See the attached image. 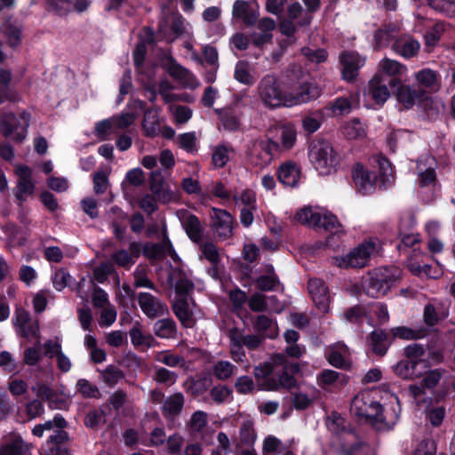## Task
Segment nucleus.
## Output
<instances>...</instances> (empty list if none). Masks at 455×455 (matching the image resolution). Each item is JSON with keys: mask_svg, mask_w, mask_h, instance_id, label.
Returning <instances> with one entry per match:
<instances>
[{"mask_svg": "<svg viewBox=\"0 0 455 455\" xmlns=\"http://www.w3.org/2000/svg\"><path fill=\"white\" fill-rule=\"evenodd\" d=\"M375 395L376 392L371 390L358 393L351 402L350 411L360 419L369 420L378 428H390L399 418L398 397L394 394L389 395L390 403L395 404L396 408L387 409L377 401Z\"/></svg>", "mask_w": 455, "mask_h": 455, "instance_id": "f257e3e1", "label": "nucleus"}, {"mask_svg": "<svg viewBox=\"0 0 455 455\" xmlns=\"http://www.w3.org/2000/svg\"><path fill=\"white\" fill-rule=\"evenodd\" d=\"M395 98L407 109L411 108L415 104L419 105L427 112L439 113L445 108L444 102L439 97L426 94L424 92H419L417 88L406 84H402L397 88Z\"/></svg>", "mask_w": 455, "mask_h": 455, "instance_id": "f03ea898", "label": "nucleus"}, {"mask_svg": "<svg viewBox=\"0 0 455 455\" xmlns=\"http://www.w3.org/2000/svg\"><path fill=\"white\" fill-rule=\"evenodd\" d=\"M307 155L309 162L321 175L331 174L339 163L333 147L323 139H315L310 142Z\"/></svg>", "mask_w": 455, "mask_h": 455, "instance_id": "7ed1b4c3", "label": "nucleus"}, {"mask_svg": "<svg viewBox=\"0 0 455 455\" xmlns=\"http://www.w3.org/2000/svg\"><path fill=\"white\" fill-rule=\"evenodd\" d=\"M258 96L262 104L268 108L286 107L289 92L282 89L279 78L273 74L265 75L257 86Z\"/></svg>", "mask_w": 455, "mask_h": 455, "instance_id": "20e7f679", "label": "nucleus"}, {"mask_svg": "<svg viewBox=\"0 0 455 455\" xmlns=\"http://www.w3.org/2000/svg\"><path fill=\"white\" fill-rule=\"evenodd\" d=\"M379 243L377 239H369L361 243L348 253L343 256L334 257L332 263L339 267H363L370 259L377 254Z\"/></svg>", "mask_w": 455, "mask_h": 455, "instance_id": "39448f33", "label": "nucleus"}, {"mask_svg": "<svg viewBox=\"0 0 455 455\" xmlns=\"http://www.w3.org/2000/svg\"><path fill=\"white\" fill-rule=\"evenodd\" d=\"M399 277L398 268L390 267L375 269L363 281V287L367 295L379 298L386 295Z\"/></svg>", "mask_w": 455, "mask_h": 455, "instance_id": "423d86ee", "label": "nucleus"}, {"mask_svg": "<svg viewBox=\"0 0 455 455\" xmlns=\"http://www.w3.org/2000/svg\"><path fill=\"white\" fill-rule=\"evenodd\" d=\"M295 218L299 223L325 230H332L339 226L336 216L323 209L304 207L297 212Z\"/></svg>", "mask_w": 455, "mask_h": 455, "instance_id": "0eeeda50", "label": "nucleus"}, {"mask_svg": "<svg viewBox=\"0 0 455 455\" xmlns=\"http://www.w3.org/2000/svg\"><path fill=\"white\" fill-rule=\"evenodd\" d=\"M185 31V19L179 12L167 11L159 21L157 40L172 43Z\"/></svg>", "mask_w": 455, "mask_h": 455, "instance_id": "6e6552de", "label": "nucleus"}, {"mask_svg": "<svg viewBox=\"0 0 455 455\" xmlns=\"http://www.w3.org/2000/svg\"><path fill=\"white\" fill-rule=\"evenodd\" d=\"M279 148V144L272 140L256 139L251 142L248 148L249 161L254 166L266 167L271 164L275 153Z\"/></svg>", "mask_w": 455, "mask_h": 455, "instance_id": "1a4fd4ad", "label": "nucleus"}, {"mask_svg": "<svg viewBox=\"0 0 455 455\" xmlns=\"http://www.w3.org/2000/svg\"><path fill=\"white\" fill-rule=\"evenodd\" d=\"M12 322L18 336L23 337L28 340L40 339L41 334L38 321L33 320L29 312L23 307H16Z\"/></svg>", "mask_w": 455, "mask_h": 455, "instance_id": "9d476101", "label": "nucleus"}, {"mask_svg": "<svg viewBox=\"0 0 455 455\" xmlns=\"http://www.w3.org/2000/svg\"><path fill=\"white\" fill-rule=\"evenodd\" d=\"M29 122L30 116L26 112L19 117L13 114H7L2 118L0 127L4 137H10L14 133L12 140L16 142H22L27 136Z\"/></svg>", "mask_w": 455, "mask_h": 455, "instance_id": "9b49d317", "label": "nucleus"}, {"mask_svg": "<svg viewBox=\"0 0 455 455\" xmlns=\"http://www.w3.org/2000/svg\"><path fill=\"white\" fill-rule=\"evenodd\" d=\"M417 89L426 94L436 93L442 87V78L438 71L429 68H421L413 73Z\"/></svg>", "mask_w": 455, "mask_h": 455, "instance_id": "f8f14e48", "label": "nucleus"}, {"mask_svg": "<svg viewBox=\"0 0 455 455\" xmlns=\"http://www.w3.org/2000/svg\"><path fill=\"white\" fill-rule=\"evenodd\" d=\"M321 88L314 82H305L299 85L296 92H289V100L286 108H291L315 100L320 97Z\"/></svg>", "mask_w": 455, "mask_h": 455, "instance_id": "ddd939ff", "label": "nucleus"}, {"mask_svg": "<svg viewBox=\"0 0 455 455\" xmlns=\"http://www.w3.org/2000/svg\"><path fill=\"white\" fill-rule=\"evenodd\" d=\"M212 227L214 234L222 240H226L233 234L234 218L225 210L212 209Z\"/></svg>", "mask_w": 455, "mask_h": 455, "instance_id": "4468645a", "label": "nucleus"}, {"mask_svg": "<svg viewBox=\"0 0 455 455\" xmlns=\"http://www.w3.org/2000/svg\"><path fill=\"white\" fill-rule=\"evenodd\" d=\"M352 176L355 186L361 194L367 195L374 191L378 183V178L374 172L356 164L353 168Z\"/></svg>", "mask_w": 455, "mask_h": 455, "instance_id": "2eb2a0df", "label": "nucleus"}, {"mask_svg": "<svg viewBox=\"0 0 455 455\" xmlns=\"http://www.w3.org/2000/svg\"><path fill=\"white\" fill-rule=\"evenodd\" d=\"M138 303L148 318H157L168 314L167 305L148 292L139 293Z\"/></svg>", "mask_w": 455, "mask_h": 455, "instance_id": "dca6fc26", "label": "nucleus"}, {"mask_svg": "<svg viewBox=\"0 0 455 455\" xmlns=\"http://www.w3.org/2000/svg\"><path fill=\"white\" fill-rule=\"evenodd\" d=\"M339 63L343 79L351 82L357 76L359 69L365 63V59L355 52L346 51L340 53Z\"/></svg>", "mask_w": 455, "mask_h": 455, "instance_id": "f3484780", "label": "nucleus"}, {"mask_svg": "<svg viewBox=\"0 0 455 455\" xmlns=\"http://www.w3.org/2000/svg\"><path fill=\"white\" fill-rule=\"evenodd\" d=\"M150 189L153 195L163 203L178 201L180 195L178 191H173L171 187L164 183L160 172H153L150 177Z\"/></svg>", "mask_w": 455, "mask_h": 455, "instance_id": "a211bd4d", "label": "nucleus"}, {"mask_svg": "<svg viewBox=\"0 0 455 455\" xmlns=\"http://www.w3.org/2000/svg\"><path fill=\"white\" fill-rule=\"evenodd\" d=\"M16 174L18 176V183L15 188V196L20 203L26 201L28 196H32L35 189L32 181V171L25 165L16 167Z\"/></svg>", "mask_w": 455, "mask_h": 455, "instance_id": "6ab92c4d", "label": "nucleus"}, {"mask_svg": "<svg viewBox=\"0 0 455 455\" xmlns=\"http://www.w3.org/2000/svg\"><path fill=\"white\" fill-rule=\"evenodd\" d=\"M259 17V7L244 0L235 1L232 8L233 20H242L248 26L253 25Z\"/></svg>", "mask_w": 455, "mask_h": 455, "instance_id": "aec40b11", "label": "nucleus"}, {"mask_svg": "<svg viewBox=\"0 0 455 455\" xmlns=\"http://www.w3.org/2000/svg\"><path fill=\"white\" fill-rule=\"evenodd\" d=\"M307 289L315 306L321 311L327 312L330 306V295L323 281L317 278L309 279Z\"/></svg>", "mask_w": 455, "mask_h": 455, "instance_id": "412c9836", "label": "nucleus"}, {"mask_svg": "<svg viewBox=\"0 0 455 455\" xmlns=\"http://www.w3.org/2000/svg\"><path fill=\"white\" fill-rule=\"evenodd\" d=\"M419 49V42L408 34L399 35L392 44V50L405 59L415 57Z\"/></svg>", "mask_w": 455, "mask_h": 455, "instance_id": "4be33fe9", "label": "nucleus"}, {"mask_svg": "<svg viewBox=\"0 0 455 455\" xmlns=\"http://www.w3.org/2000/svg\"><path fill=\"white\" fill-rule=\"evenodd\" d=\"M167 70L172 77L178 80L185 87L195 89L199 85V82L194 74L173 59L169 60Z\"/></svg>", "mask_w": 455, "mask_h": 455, "instance_id": "5701e85b", "label": "nucleus"}, {"mask_svg": "<svg viewBox=\"0 0 455 455\" xmlns=\"http://www.w3.org/2000/svg\"><path fill=\"white\" fill-rule=\"evenodd\" d=\"M400 27L396 24L384 25L374 34V46L377 49L387 47L393 44L395 40L399 36Z\"/></svg>", "mask_w": 455, "mask_h": 455, "instance_id": "b1692460", "label": "nucleus"}, {"mask_svg": "<svg viewBox=\"0 0 455 455\" xmlns=\"http://www.w3.org/2000/svg\"><path fill=\"white\" fill-rule=\"evenodd\" d=\"M299 166L291 161L283 163L278 169L279 181L287 187H294L300 179Z\"/></svg>", "mask_w": 455, "mask_h": 455, "instance_id": "393cba45", "label": "nucleus"}, {"mask_svg": "<svg viewBox=\"0 0 455 455\" xmlns=\"http://www.w3.org/2000/svg\"><path fill=\"white\" fill-rule=\"evenodd\" d=\"M417 170L420 186H427L435 182V171L433 157L425 156L419 159L417 163Z\"/></svg>", "mask_w": 455, "mask_h": 455, "instance_id": "a878e982", "label": "nucleus"}, {"mask_svg": "<svg viewBox=\"0 0 455 455\" xmlns=\"http://www.w3.org/2000/svg\"><path fill=\"white\" fill-rule=\"evenodd\" d=\"M327 358L329 363L337 368L345 367L347 364L349 355L348 347L343 343H337L328 347Z\"/></svg>", "mask_w": 455, "mask_h": 455, "instance_id": "bb28decb", "label": "nucleus"}, {"mask_svg": "<svg viewBox=\"0 0 455 455\" xmlns=\"http://www.w3.org/2000/svg\"><path fill=\"white\" fill-rule=\"evenodd\" d=\"M369 94L378 104H383L390 97V92L382 77L376 74L369 82Z\"/></svg>", "mask_w": 455, "mask_h": 455, "instance_id": "cd10ccee", "label": "nucleus"}, {"mask_svg": "<svg viewBox=\"0 0 455 455\" xmlns=\"http://www.w3.org/2000/svg\"><path fill=\"white\" fill-rule=\"evenodd\" d=\"M407 72V67L395 60L389 58L382 59L379 63L378 72L381 77L382 75H387L392 77H399Z\"/></svg>", "mask_w": 455, "mask_h": 455, "instance_id": "c85d7f7f", "label": "nucleus"}, {"mask_svg": "<svg viewBox=\"0 0 455 455\" xmlns=\"http://www.w3.org/2000/svg\"><path fill=\"white\" fill-rule=\"evenodd\" d=\"M30 448L20 437H14L2 445L0 455H32Z\"/></svg>", "mask_w": 455, "mask_h": 455, "instance_id": "c756f323", "label": "nucleus"}, {"mask_svg": "<svg viewBox=\"0 0 455 455\" xmlns=\"http://www.w3.org/2000/svg\"><path fill=\"white\" fill-rule=\"evenodd\" d=\"M153 331L160 339H176L177 325L171 318L160 319L154 323Z\"/></svg>", "mask_w": 455, "mask_h": 455, "instance_id": "7c9ffc66", "label": "nucleus"}, {"mask_svg": "<svg viewBox=\"0 0 455 455\" xmlns=\"http://www.w3.org/2000/svg\"><path fill=\"white\" fill-rule=\"evenodd\" d=\"M173 310L176 316L185 328H191L194 326L195 319L193 317L192 311L189 308V305L185 299H178L173 305Z\"/></svg>", "mask_w": 455, "mask_h": 455, "instance_id": "2f4dec72", "label": "nucleus"}, {"mask_svg": "<svg viewBox=\"0 0 455 455\" xmlns=\"http://www.w3.org/2000/svg\"><path fill=\"white\" fill-rule=\"evenodd\" d=\"M130 338L132 344L140 349L153 347L157 343L151 334L144 333L139 326H134L130 330Z\"/></svg>", "mask_w": 455, "mask_h": 455, "instance_id": "473e14b6", "label": "nucleus"}, {"mask_svg": "<svg viewBox=\"0 0 455 455\" xmlns=\"http://www.w3.org/2000/svg\"><path fill=\"white\" fill-rule=\"evenodd\" d=\"M257 435L253 428V423L247 419L243 422L239 430V441L236 444V450L244 447H253Z\"/></svg>", "mask_w": 455, "mask_h": 455, "instance_id": "72a5a7b5", "label": "nucleus"}, {"mask_svg": "<svg viewBox=\"0 0 455 455\" xmlns=\"http://www.w3.org/2000/svg\"><path fill=\"white\" fill-rule=\"evenodd\" d=\"M50 4L60 14H65L71 10L79 12L84 11L89 5V2L87 0H51Z\"/></svg>", "mask_w": 455, "mask_h": 455, "instance_id": "f704fd0d", "label": "nucleus"}, {"mask_svg": "<svg viewBox=\"0 0 455 455\" xmlns=\"http://www.w3.org/2000/svg\"><path fill=\"white\" fill-rule=\"evenodd\" d=\"M67 438L68 435L63 428H58L55 434L49 437L44 450V454L64 455L65 451L60 447V443H62Z\"/></svg>", "mask_w": 455, "mask_h": 455, "instance_id": "c9c22d12", "label": "nucleus"}, {"mask_svg": "<svg viewBox=\"0 0 455 455\" xmlns=\"http://www.w3.org/2000/svg\"><path fill=\"white\" fill-rule=\"evenodd\" d=\"M295 455L291 451L286 450L280 439L274 435L267 436L263 441L262 455Z\"/></svg>", "mask_w": 455, "mask_h": 455, "instance_id": "e433bc0d", "label": "nucleus"}, {"mask_svg": "<svg viewBox=\"0 0 455 455\" xmlns=\"http://www.w3.org/2000/svg\"><path fill=\"white\" fill-rule=\"evenodd\" d=\"M184 405V396L181 393L173 394L166 398L163 405V414L166 418L178 415Z\"/></svg>", "mask_w": 455, "mask_h": 455, "instance_id": "4c0bfd02", "label": "nucleus"}, {"mask_svg": "<svg viewBox=\"0 0 455 455\" xmlns=\"http://www.w3.org/2000/svg\"><path fill=\"white\" fill-rule=\"evenodd\" d=\"M391 331L394 337L408 340L422 339L428 334V329L425 327L409 328L400 326L393 328Z\"/></svg>", "mask_w": 455, "mask_h": 455, "instance_id": "58836bf2", "label": "nucleus"}, {"mask_svg": "<svg viewBox=\"0 0 455 455\" xmlns=\"http://www.w3.org/2000/svg\"><path fill=\"white\" fill-rule=\"evenodd\" d=\"M144 33V37L141 38L133 52V60L136 67H140L143 63L147 53V44L154 42V33L150 28H145Z\"/></svg>", "mask_w": 455, "mask_h": 455, "instance_id": "ea45409f", "label": "nucleus"}, {"mask_svg": "<svg viewBox=\"0 0 455 455\" xmlns=\"http://www.w3.org/2000/svg\"><path fill=\"white\" fill-rule=\"evenodd\" d=\"M255 329L265 338L274 339L277 335L276 324L267 316L259 315L255 322Z\"/></svg>", "mask_w": 455, "mask_h": 455, "instance_id": "a19ab883", "label": "nucleus"}, {"mask_svg": "<svg viewBox=\"0 0 455 455\" xmlns=\"http://www.w3.org/2000/svg\"><path fill=\"white\" fill-rule=\"evenodd\" d=\"M236 367L229 361L219 360L212 366V373L219 380H227L235 373Z\"/></svg>", "mask_w": 455, "mask_h": 455, "instance_id": "79ce46f5", "label": "nucleus"}, {"mask_svg": "<svg viewBox=\"0 0 455 455\" xmlns=\"http://www.w3.org/2000/svg\"><path fill=\"white\" fill-rule=\"evenodd\" d=\"M235 79L245 85H251L254 83V76L251 72V67L248 61L240 60L236 63L234 71Z\"/></svg>", "mask_w": 455, "mask_h": 455, "instance_id": "37998d69", "label": "nucleus"}, {"mask_svg": "<svg viewBox=\"0 0 455 455\" xmlns=\"http://www.w3.org/2000/svg\"><path fill=\"white\" fill-rule=\"evenodd\" d=\"M198 137L195 132H184L176 139L178 146L188 153L195 154L198 151Z\"/></svg>", "mask_w": 455, "mask_h": 455, "instance_id": "c03bdc74", "label": "nucleus"}, {"mask_svg": "<svg viewBox=\"0 0 455 455\" xmlns=\"http://www.w3.org/2000/svg\"><path fill=\"white\" fill-rule=\"evenodd\" d=\"M281 147L284 149L291 148L297 140V131L292 124H284L277 129Z\"/></svg>", "mask_w": 455, "mask_h": 455, "instance_id": "a18cd8bd", "label": "nucleus"}, {"mask_svg": "<svg viewBox=\"0 0 455 455\" xmlns=\"http://www.w3.org/2000/svg\"><path fill=\"white\" fill-rule=\"evenodd\" d=\"M145 134L148 137H155L160 132L158 115L155 110H148L142 124Z\"/></svg>", "mask_w": 455, "mask_h": 455, "instance_id": "49530a36", "label": "nucleus"}, {"mask_svg": "<svg viewBox=\"0 0 455 455\" xmlns=\"http://www.w3.org/2000/svg\"><path fill=\"white\" fill-rule=\"evenodd\" d=\"M147 253L149 257L159 259L164 255L171 256L173 259L177 256L172 244L169 240H164L161 243L154 244L147 250Z\"/></svg>", "mask_w": 455, "mask_h": 455, "instance_id": "de8ad7c7", "label": "nucleus"}, {"mask_svg": "<svg viewBox=\"0 0 455 455\" xmlns=\"http://www.w3.org/2000/svg\"><path fill=\"white\" fill-rule=\"evenodd\" d=\"M208 424V414L203 411H195L189 420V429L194 435H203Z\"/></svg>", "mask_w": 455, "mask_h": 455, "instance_id": "09e8293b", "label": "nucleus"}, {"mask_svg": "<svg viewBox=\"0 0 455 455\" xmlns=\"http://www.w3.org/2000/svg\"><path fill=\"white\" fill-rule=\"evenodd\" d=\"M233 152V148L227 145H217L212 155V161L215 168H222L229 161V154Z\"/></svg>", "mask_w": 455, "mask_h": 455, "instance_id": "8fccbe9b", "label": "nucleus"}, {"mask_svg": "<svg viewBox=\"0 0 455 455\" xmlns=\"http://www.w3.org/2000/svg\"><path fill=\"white\" fill-rule=\"evenodd\" d=\"M109 119L111 121L114 133L117 134L119 132L125 130L132 125L136 119V116L132 113H122L120 115L114 116Z\"/></svg>", "mask_w": 455, "mask_h": 455, "instance_id": "3c124183", "label": "nucleus"}, {"mask_svg": "<svg viewBox=\"0 0 455 455\" xmlns=\"http://www.w3.org/2000/svg\"><path fill=\"white\" fill-rule=\"evenodd\" d=\"M379 171V180L383 187L389 185L394 180V172L390 162L382 156L377 159Z\"/></svg>", "mask_w": 455, "mask_h": 455, "instance_id": "603ef678", "label": "nucleus"}, {"mask_svg": "<svg viewBox=\"0 0 455 455\" xmlns=\"http://www.w3.org/2000/svg\"><path fill=\"white\" fill-rule=\"evenodd\" d=\"M182 225L191 239L197 240L200 238L201 226L200 221L196 216L193 214L185 216L182 220Z\"/></svg>", "mask_w": 455, "mask_h": 455, "instance_id": "864d4df0", "label": "nucleus"}, {"mask_svg": "<svg viewBox=\"0 0 455 455\" xmlns=\"http://www.w3.org/2000/svg\"><path fill=\"white\" fill-rule=\"evenodd\" d=\"M417 362L410 360H403L394 366V371L396 375L403 379H412L419 375L415 371Z\"/></svg>", "mask_w": 455, "mask_h": 455, "instance_id": "5fc2aeb1", "label": "nucleus"}, {"mask_svg": "<svg viewBox=\"0 0 455 455\" xmlns=\"http://www.w3.org/2000/svg\"><path fill=\"white\" fill-rule=\"evenodd\" d=\"M344 135L349 140L363 138L366 135L364 126L356 119L347 122L343 127Z\"/></svg>", "mask_w": 455, "mask_h": 455, "instance_id": "6e6d98bb", "label": "nucleus"}, {"mask_svg": "<svg viewBox=\"0 0 455 455\" xmlns=\"http://www.w3.org/2000/svg\"><path fill=\"white\" fill-rule=\"evenodd\" d=\"M371 347L374 353L383 355L388 347L387 334L381 330H376L371 333Z\"/></svg>", "mask_w": 455, "mask_h": 455, "instance_id": "4d7b16f0", "label": "nucleus"}, {"mask_svg": "<svg viewBox=\"0 0 455 455\" xmlns=\"http://www.w3.org/2000/svg\"><path fill=\"white\" fill-rule=\"evenodd\" d=\"M234 202L243 208L256 209V195L251 189H244L233 196Z\"/></svg>", "mask_w": 455, "mask_h": 455, "instance_id": "13d9d810", "label": "nucleus"}, {"mask_svg": "<svg viewBox=\"0 0 455 455\" xmlns=\"http://www.w3.org/2000/svg\"><path fill=\"white\" fill-rule=\"evenodd\" d=\"M201 256L206 259L212 265L216 266L220 261V254L217 246L212 242H206L200 245Z\"/></svg>", "mask_w": 455, "mask_h": 455, "instance_id": "bf43d9fd", "label": "nucleus"}, {"mask_svg": "<svg viewBox=\"0 0 455 455\" xmlns=\"http://www.w3.org/2000/svg\"><path fill=\"white\" fill-rule=\"evenodd\" d=\"M288 16L291 20L301 18V20L299 21L300 26L309 25L312 20V16L309 14V12H305L299 3H294L289 6Z\"/></svg>", "mask_w": 455, "mask_h": 455, "instance_id": "052dcab7", "label": "nucleus"}, {"mask_svg": "<svg viewBox=\"0 0 455 455\" xmlns=\"http://www.w3.org/2000/svg\"><path fill=\"white\" fill-rule=\"evenodd\" d=\"M1 30L12 47H15L20 43L21 31L18 26L7 21L1 27Z\"/></svg>", "mask_w": 455, "mask_h": 455, "instance_id": "680f3d73", "label": "nucleus"}, {"mask_svg": "<svg viewBox=\"0 0 455 455\" xmlns=\"http://www.w3.org/2000/svg\"><path fill=\"white\" fill-rule=\"evenodd\" d=\"M42 357L43 352L41 351L40 339H38L36 340L35 346L25 349L23 362L27 365L34 366L40 362Z\"/></svg>", "mask_w": 455, "mask_h": 455, "instance_id": "e2e57ef3", "label": "nucleus"}, {"mask_svg": "<svg viewBox=\"0 0 455 455\" xmlns=\"http://www.w3.org/2000/svg\"><path fill=\"white\" fill-rule=\"evenodd\" d=\"M434 10L450 17H455V0H427Z\"/></svg>", "mask_w": 455, "mask_h": 455, "instance_id": "0e129e2a", "label": "nucleus"}, {"mask_svg": "<svg viewBox=\"0 0 455 455\" xmlns=\"http://www.w3.org/2000/svg\"><path fill=\"white\" fill-rule=\"evenodd\" d=\"M231 395V389L224 385L214 386L210 391L212 400L218 404L228 402Z\"/></svg>", "mask_w": 455, "mask_h": 455, "instance_id": "69168bd1", "label": "nucleus"}, {"mask_svg": "<svg viewBox=\"0 0 455 455\" xmlns=\"http://www.w3.org/2000/svg\"><path fill=\"white\" fill-rule=\"evenodd\" d=\"M94 134L100 140H107L114 133L109 118L98 122L94 127Z\"/></svg>", "mask_w": 455, "mask_h": 455, "instance_id": "338daca9", "label": "nucleus"}, {"mask_svg": "<svg viewBox=\"0 0 455 455\" xmlns=\"http://www.w3.org/2000/svg\"><path fill=\"white\" fill-rule=\"evenodd\" d=\"M345 419L335 411H332L326 419L328 429L336 434L345 431Z\"/></svg>", "mask_w": 455, "mask_h": 455, "instance_id": "774afa93", "label": "nucleus"}]
</instances>
